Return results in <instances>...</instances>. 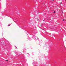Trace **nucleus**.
Returning <instances> with one entry per match:
<instances>
[{"instance_id": "423d86ee", "label": "nucleus", "mask_w": 66, "mask_h": 66, "mask_svg": "<svg viewBox=\"0 0 66 66\" xmlns=\"http://www.w3.org/2000/svg\"><path fill=\"white\" fill-rule=\"evenodd\" d=\"M54 13H55V11H54Z\"/></svg>"}, {"instance_id": "39448f33", "label": "nucleus", "mask_w": 66, "mask_h": 66, "mask_svg": "<svg viewBox=\"0 0 66 66\" xmlns=\"http://www.w3.org/2000/svg\"><path fill=\"white\" fill-rule=\"evenodd\" d=\"M62 3V2L60 3V4H61Z\"/></svg>"}, {"instance_id": "6e6552de", "label": "nucleus", "mask_w": 66, "mask_h": 66, "mask_svg": "<svg viewBox=\"0 0 66 66\" xmlns=\"http://www.w3.org/2000/svg\"><path fill=\"white\" fill-rule=\"evenodd\" d=\"M15 47L17 48V47H16V46H15Z\"/></svg>"}, {"instance_id": "f03ea898", "label": "nucleus", "mask_w": 66, "mask_h": 66, "mask_svg": "<svg viewBox=\"0 0 66 66\" xmlns=\"http://www.w3.org/2000/svg\"><path fill=\"white\" fill-rule=\"evenodd\" d=\"M11 26V24H9L8 25V26Z\"/></svg>"}, {"instance_id": "20e7f679", "label": "nucleus", "mask_w": 66, "mask_h": 66, "mask_svg": "<svg viewBox=\"0 0 66 66\" xmlns=\"http://www.w3.org/2000/svg\"><path fill=\"white\" fill-rule=\"evenodd\" d=\"M6 61H8V60H6Z\"/></svg>"}, {"instance_id": "0eeeda50", "label": "nucleus", "mask_w": 66, "mask_h": 66, "mask_svg": "<svg viewBox=\"0 0 66 66\" xmlns=\"http://www.w3.org/2000/svg\"><path fill=\"white\" fill-rule=\"evenodd\" d=\"M52 0V1H54V0Z\"/></svg>"}, {"instance_id": "f257e3e1", "label": "nucleus", "mask_w": 66, "mask_h": 66, "mask_svg": "<svg viewBox=\"0 0 66 66\" xmlns=\"http://www.w3.org/2000/svg\"><path fill=\"white\" fill-rule=\"evenodd\" d=\"M1 44H3L4 43V42H1Z\"/></svg>"}, {"instance_id": "7ed1b4c3", "label": "nucleus", "mask_w": 66, "mask_h": 66, "mask_svg": "<svg viewBox=\"0 0 66 66\" xmlns=\"http://www.w3.org/2000/svg\"><path fill=\"white\" fill-rule=\"evenodd\" d=\"M64 19H63V21H64Z\"/></svg>"}]
</instances>
